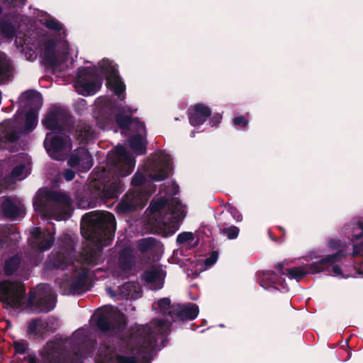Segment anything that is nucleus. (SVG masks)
Here are the masks:
<instances>
[{"label": "nucleus", "instance_id": "f257e3e1", "mask_svg": "<svg viewBox=\"0 0 363 363\" xmlns=\"http://www.w3.org/2000/svg\"><path fill=\"white\" fill-rule=\"evenodd\" d=\"M116 222L113 213L93 211L85 213L81 220L82 236L93 244L87 245L80 254L84 264L95 266L99 264L102 248L113 240Z\"/></svg>", "mask_w": 363, "mask_h": 363}, {"label": "nucleus", "instance_id": "f03ea898", "mask_svg": "<svg viewBox=\"0 0 363 363\" xmlns=\"http://www.w3.org/2000/svg\"><path fill=\"white\" fill-rule=\"evenodd\" d=\"M171 323L163 319H152L145 325H135L128 330L127 342L130 350L142 356H150L157 347V337H165Z\"/></svg>", "mask_w": 363, "mask_h": 363}, {"label": "nucleus", "instance_id": "7ed1b4c3", "mask_svg": "<svg viewBox=\"0 0 363 363\" xmlns=\"http://www.w3.org/2000/svg\"><path fill=\"white\" fill-rule=\"evenodd\" d=\"M148 208L152 214L159 213L160 216L156 220L157 230L158 234L166 238L179 230L180 223L185 217L182 203L177 197L170 200L161 198L152 201Z\"/></svg>", "mask_w": 363, "mask_h": 363}, {"label": "nucleus", "instance_id": "20e7f679", "mask_svg": "<svg viewBox=\"0 0 363 363\" xmlns=\"http://www.w3.org/2000/svg\"><path fill=\"white\" fill-rule=\"evenodd\" d=\"M40 355L43 363H84L85 359L79 350H68L54 341L47 342Z\"/></svg>", "mask_w": 363, "mask_h": 363}, {"label": "nucleus", "instance_id": "39448f33", "mask_svg": "<svg viewBox=\"0 0 363 363\" xmlns=\"http://www.w3.org/2000/svg\"><path fill=\"white\" fill-rule=\"evenodd\" d=\"M74 241L68 234H63L57 241V248L49 256V265L52 269H65L74 256Z\"/></svg>", "mask_w": 363, "mask_h": 363}, {"label": "nucleus", "instance_id": "423d86ee", "mask_svg": "<svg viewBox=\"0 0 363 363\" xmlns=\"http://www.w3.org/2000/svg\"><path fill=\"white\" fill-rule=\"evenodd\" d=\"M26 287L17 281H0V301L13 309H20L25 303Z\"/></svg>", "mask_w": 363, "mask_h": 363}, {"label": "nucleus", "instance_id": "0eeeda50", "mask_svg": "<svg viewBox=\"0 0 363 363\" xmlns=\"http://www.w3.org/2000/svg\"><path fill=\"white\" fill-rule=\"evenodd\" d=\"M56 302L57 297L50 287L38 286L34 292L29 293L27 307L33 308L35 313H47L55 308Z\"/></svg>", "mask_w": 363, "mask_h": 363}, {"label": "nucleus", "instance_id": "6e6552de", "mask_svg": "<svg viewBox=\"0 0 363 363\" xmlns=\"http://www.w3.org/2000/svg\"><path fill=\"white\" fill-rule=\"evenodd\" d=\"M19 99L24 106L29 107L25 116L24 129L31 132L37 125L38 112L43 105L42 94L36 90L30 89L23 92Z\"/></svg>", "mask_w": 363, "mask_h": 363}, {"label": "nucleus", "instance_id": "1a4fd4ad", "mask_svg": "<svg viewBox=\"0 0 363 363\" xmlns=\"http://www.w3.org/2000/svg\"><path fill=\"white\" fill-rule=\"evenodd\" d=\"M96 326L100 332L119 337L122 340V333L127 326V319L121 313L101 314L96 320Z\"/></svg>", "mask_w": 363, "mask_h": 363}, {"label": "nucleus", "instance_id": "9d476101", "mask_svg": "<svg viewBox=\"0 0 363 363\" xmlns=\"http://www.w3.org/2000/svg\"><path fill=\"white\" fill-rule=\"evenodd\" d=\"M76 79L79 86L89 95L95 94L102 83V78L96 67H79Z\"/></svg>", "mask_w": 363, "mask_h": 363}, {"label": "nucleus", "instance_id": "9b49d317", "mask_svg": "<svg viewBox=\"0 0 363 363\" xmlns=\"http://www.w3.org/2000/svg\"><path fill=\"white\" fill-rule=\"evenodd\" d=\"M110 162L115 167V176L125 177L130 175L135 167V160L122 145L117 146Z\"/></svg>", "mask_w": 363, "mask_h": 363}, {"label": "nucleus", "instance_id": "f8f14e48", "mask_svg": "<svg viewBox=\"0 0 363 363\" xmlns=\"http://www.w3.org/2000/svg\"><path fill=\"white\" fill-rule=\"evenodd\" d=\"M116 349L110 344H101L97 350V355L101 363H136L135 356L116 354Z\"/></svg>", "mask_w": 363, "mask_h": 363}, {"label": "nucleus", "instance_id": "ddd939ff", "mask_svg": "<svg viewBox=\"0 0 363 363\" xmlns=\"http://www.w3.org/2000/svg\"><path fill=\"white\" fill-rule=\"evenodd\" d=\"M199 313V306L195 303L177 304L169 312V316L172 321H176V320L188 321L194 320Z\"/></svg>", "mask_w": 363, "mask_h": 363}, {"label": "nucleus", "instance_id": "4468645a", "mask_svg": "<svg viewBox=\"0 0 363 363\" xmlns=\"http://www.w3.org/2000/svg\"><path fill=\"white\" fill-rule=\"evenodd\" d=\"M152 172L149 177L160 182L167 178L171 170V159L168 155H162L151 164Z\"/></svg>", "mask_w": 363, "mask_h": 363}, {"label": "nucleus", "instance_id": "2eb2a0df", "mask_svg": "<svg viewBox=\"0 0 363 363\" xmlns=\"http://www.w3.org/2000/svg\"><path fill=\"white\" fill-rule=\"evenodd\" d=\"M211 109L202 103H197L188 110L189 123L192 126L203 125L211 116Z\"/></svg>", "mask_w": 363, "mask_h": 363}, {"label": "nucleus", "instance_id": "dca6fc26", "mask_svg": "<svg viewBox=\"0 0 363 363\" xmlns=\"http://www.w3.org/2000/svg\"><path fill=\"white\" fill-rule=\"evenodd\" d=\"M1 210L4 217L16 220L25 213L23 206L19 202L16 203L15 199L10 196H3Z\"/></svg>", "mask_w": 363, "mask_h": 363}, {"label": "nucleus", "instance_id": "f3484780", "mask_svg": "<svg viewBox=\"0 0 363 363\" xmlns=\"http://www.w3.org/2000/svg\"><path fill=\"white\" fill-rule=\"evenodd\" d=\"M89 270L87 268H83L72 279L69 285L67 291L65 292L67 295H79L89 290L87 286V279Z\"/></svg>", "mask_w": 363, "mask_h": 363}, {"label": "nucleus", "instance_id": "a211bd4d", "mask_svg": "<svg viewBox=\"0 0 363 363\" xmlns=\"http://www.w3.org/2000/svg\"><path fill=\"white\" fill-rule=\"evenodd\" d=\"M57 44L54 39L50 38L44 44V49L42 52L43 63L45 67L57 68L60 65L58 57L56 53Z\"/></svg>", "mask_w": 363, "mask_h": 363}, {"label": "nucleus", "instance_id": "6ab92c4d", "mask_svg": "<svg viewBox=\"0 0 363 363\" xmlns=\"http://www.w3.org/2000/svg\"><path fill=\"white\" fill-rule=\"evenodd\" d=\"M20 138L19 133L13 130V122L4 121L0 123V145L4 146L9 143H15Z\"/></svg>", "mask_w": 363, "mask_h": 363}, {"label": "nucleus", "instance_id": "aec40b11", "mask_svg": "<svg viewBox=\"0 0 363 363\" xmlns=\"http://www.w3.org/2000/svg\"><path fill=\"white\" fill-rule=\"evenodd\" d=\"M117 179L112 181L109 184L104 185L103 190L101 191V197L102 199L108 200L117 199L118 195L123 191V184L121 181L122 177L116 176Z\"/></svg>", "mask_w": 363, "mask_h": 363}, {"label": "nucleus", "instance_id": "412c9836", "mask_svg": "<svg viewBox=\"0 0 363 363\" xmlns=\"http://www.w3.org/2000/svg\"><path fill=\"white\" fill-rule=\"evenodd\" d=\"M162 270L153 267L146 270L142 275V279L147 283L152 284L155 290L161 289L164 285V278L162 277Z\"/></svg>", "mask_w": 363, "mask_h": 363}, {"label": "nucleus", "instance_id": "4be33fe9", "mask_svg": "<svg viewBox=\"0 0 363 363\" xmlns=\"http://www.w3.org/2000/svg\"><path fill=\"white\" fill-rule=\"evenodd\" d=\"M23 259L21 255L15 254L6 257L3 264V272L5 276L11 277L18 271Z\"/></svg>", "mask_w": 363, "mask_h": 363}, {"label": "nucleus", "instance_id": "5701e85b", "mask_svg": "<svg viewBox=\"0 0 363 363\" xmlns=\"http://www.w3.org/2000/svg\"><path fill=\"white\" fill-rule=\"evenodd\" d=\"M135 263V257L131 249L125 247L121 250L118 255V266L123 272L130 271Z\"/></svg>", "mask_w": 363, "mask_h": 363}, {"label": "nucleus", "instance_id": "b1692460", "mask_svg": "<svg viewBox=\"0 0 363 363\" xmlns=\"http://www.w3.org/2000/svg\"><path fill=\"white\" fill-rule=\"evenodd\" d=\"M13 67L5 53L0 51V84L7 82L12 75Z\"/></svg>", "mask_w": 363, "mask_h": 363}, {"label": "nucleus", "instance_id": "393cba45", "mask_svg": "<svg viewBox=\"0 0 363 363\" xmlns=\"http://www.w3.org/2000/svg\"><path fill=\"white\" fill-rule=\"evenodd\" d=\"M333 256L327 255L325 257L320 259L317 262L308 264L306 265V268L309 273L315 274L328 269L333 264Z\"/></svg>", "mask_w": 363, "mask_h": 363}, {"label": "nucleus", "instance_id": "a878e982", "mask_svg": "<svg viewBox=\"0 0 363 363\" xmlns=\"http://www.w3.org/2000/svg\"><path fill=\"white\" fill-rule=\"evenodd\" d=\"M138 198L133 194H125L118 204V209L122 213H130L135 211L138 206Z\"/></svg>", "mask_w": 363, "mask_h": 363}, {"label": "nucleus", "instance_id": "bb28decb", "mask_svg": "<svg viewBox=\"0 0 363 363\" xmlns=\"http://www.w3.org/2000/svg\"><path fill=\"white\" fill-rule=\"evenodd\" d=\"M44 126L52 131H61L62 126L59 123V111H50L43 121Z\"/></svg>", "mask_w": 363, "mask_h": 363}, {"label": "nucleus", "instance_id": "cd10ccee", "mask_svg": "<svg viewBox=\"0 0 363 363\" xmlns=\"http://www.w3.org/2000/svg\"><path fill=\"white\" fill-rule=\"evenodd\" d=\"M128 142L131 150L140 155L145 153L146 145L143 142V136L142 134L136 133L130 137Z\"/></svg>", "mask_w": 363, "mask_h": 363}, {"label": "nucleus", "instance_id": "c85d7f7f", "mask_svg": "<svg viewBox=\"0 0 363 363\" xmlns=\"http://www.w3.org/2000/svg\"><path fill=\"white\" fill-rule=\"evenodd\" d=\"M218 227L220 234L225 235L230 240H234L238 238L240 233L238 227L235 225L227 226L226 223L221 220V218H218Z\"/></svg>", "mask_w": 363, "mask_h": 363}, {"label": "nucleus", "instance_id": "c756f323", "mask_svg": "<svg viewBox=\"0 0 363 363\" xmlns=\"http://www.w3.org/2000/svg\"><path fill=\"white\" fill-rule=\"evenodd\" d=\"M65 144L63 137L57 135L52 136L48 147H47L46 142H45V146L50 154L61 152L65 147Z\"/></svg>", "mask_w": 363, "mask_h": 363}, {"label": "nucleus", "instance_id": "7c9ffc66", "mask_svg": "<svg viewBox=\"0 0 363 363\" xmlns=\"http://www.w3.org/2000/svg\"><path fill=\"white\" fill-rule=\"evenodd\" d=\"M46 200L48 201L56 202L61 205H69L70 199L69 196L62 192L57 191H49L45 194Z\"/></svg>", "mask_w": 363, "mask_h": 363}, {"label": "nucleus", "instance_id": "2f4dec72", "mask_svg": "<svg viewBox=\"0 0 363 363\" xmlns=\"http://www.w3.org/2000/svg\"><path fill=\"white\" fill-rule=\"evenodd\" d=\"M77 135L82 142H86L93 137L94 130L86 123H79L77 126Z\"/></svg>", "mask_w": 363, "mask_h": 363}, {"label": "nucleus", "instance_id": "473e14b6", "mask_svg": "<svg viewBox=\"0 0 363 363\" xmlns=\"http://www.w3.org/2000/svg\"><path fill=\"white\" fill-rule=\"evenodd\" d=\"M100 69L102 74H104L106 79H115L118 77V71L115 67L108 60H103L99 62Z\"/></svg>", "mask_w": 363, "mask_h": 363}, {"label": "nucleus", "instance_id": "72a5a7b5", "mask_svg": "<svg viewBox=\"0 0 363 363\" xmlns=\"http://www.w3.org/2000/svg\"><path fill=\"white\" fill-rule=\"evenodd\" d=\"M282 278L278 276L272 270H267L262 272V280L260 285L263 287L270 286L272 284H279L281 283Z\"/></svg>", "mask_w": 363, "mask_h": 363}, {"label": "nucleus", "instance_id": "f704fd0d", "mask_svg": "<svg viewBox=\"0 0 363 363\" xmlns=\"http://www.w3.org/2000/svg\"><path fill=\"white\" fill-rule=\"evenodd\" d=\"M0 33L7 39H13L16 35V28L9 21H0Z\"/></svg>", "mask_w": 363, "mask_h": 363}, {"label": "nucleus", "instance_id": "c9c22d12", "mask_svg": "<svg viewBox=\"0 0 363 363\" xmlns=\"http://www.w3.org/2000/svg\"><path fill=\"white\" fill-rule=\"evenodd\" d=\"M82 153L79 169L84 172L89 171L93 165V158L86 148L81 147Z\"/></svg>", "mask_w": 363, "mask_h": 363}, {"label": "nucleus", "instance_id": "e433bc0d", "mask_svg": "<svg viewBox=\"0 0 363 363\" xmlns=\"http://www.w3.org/2000/svg\"><path fill=\"white\" fill-rule=\"evenodd\" d=\"M116 123L118 126L124 130L130 129L133 118L122 113H118L115 116Z\"/></svg>", "mask_w": 363, "mask_h": 363}, {"label": "nucleus", "instance_id": "4c0bfd02", "mask_svg": "<svg viewBox=\"0 0 363 363\" xmlns=\"http://www.w3.org/2000/svg\"><path fill=\"white\" fill-rule=\"evenodd\" d=\"M55 241V238L50 233L45 234L39 241H38L34 247L40 251H45L52 247Z\"/></svg>", "mask_w": 363, "mask_h": 363}, {"label": "nucleus", "instance_id": "58836bf2", "mask_svg": "<svg viewBox=\"0 0 363 363\" xmlns=\"http://www.w3.org/2000/svg\"><path fill=\"white\" fill-rule=\"evenodd\" d=\"M43 320L41 318H35L31 319L27 325L26 333L29 336H37L40 333L38 330V327H43Z\"/></svg>", "mask_w": 363, "mask_h": 363}, {"label": "nucleus", "instance_id": "ea45409f", "mask_svg": "<svg viewBox=\"0 0 363 363\" xmlns=\"http://www.w3.org/2000/svg\"><path fill=\"white\" fill-rule=\"evenodd\" d=\"M286 271L287 276L289 279H295L297 281L301 280L309 273L308 270L306 271L303 268L300 267L289 268Z\"/></svg>", "mask_w": 363, "mask_h": 363}, {"label": "nucleus", "instance_id": "a19ab883", "mask_svg": "<svg viewBox=\"0 0 363 363\" xmlns=\"http://www.w3.org/2000/svg\"><path fill=\"white\" fill-rule=\"evenodd\" d=\"M156 244L157 240L154 238L149 237L140 240L138 244V247L142 253H145L154 247Z\"/></svg>", "mask_w": 363, "mask_h": 363}, {"label": "nucleus", "instance_id": "79ce46f5", "mask_svg": "<svg viewBox=\"0 0 363 363\" xmlns=\"http://www.w3.org/2000/svg\"><path fill=\"white\" fill-rule=\"evenodd\" d=\"M157 305L162 315H169V312L176 306V305H171V300L169 298H162L157 301Z\"/></svg>", "mask_w": 363, "mask_h": 363}, {"label": "nucleus", "instance_id": "37998d69", "mask_svg": "<svg viewBox=\"0 0 363 363\" xmlns=\"http://www.w3.org/2000/svg\"><path fill=\"white\" fill-rule=\"evenodd\" d=\"M228 214H230L234 220L237 222H240L242 220V216L240 213V211L233 206L228 205V209L226 212H221L219 218H221V220H223Z\"/></svg>", "mask_w": 363, "mask_h": 363}, {"label": "nucleus", "instance_id": "c03bdc74", "mask_svg": "<svg viewBox=\"0 0 363 363\" xmlns=\"http://www.w3.org/2000/svg\"><path fill=\"white\" fill-rule=\"evenodd\" d=\"M14 233L9 227L0 228V247H3L6 245H9L11 241V235Z\"/></svg>", "mask_w": 363, "mask_h": 363}, {"label": "nucleus", "instance_id": "a18cd8bd", "mask_svg": "<svg viewBox=\"0 0 363 363\" xmlns=\"http://www.w3.org/2000/svg\"><path fill=\"white\" fill-rule=\"evenodd\" d=\"M82 155L80 147L71 154L67 160V164L71 167H79Z\"/></svg>", "mask_w": 363, "mask_h": 363}, {"label": "nucleus", "instance_id": "49530a36", "mask_svg": "<svg viewBox=\"0 0 363 363\" xmlns=\"http://www.w3.org/2000/svg\"><path fill=\"white\" fill-rule=\"evenodd\" d=\"M194 239V234L191 232H182L177 237V243L178 245H184Z\"/></svg>", "mask_w": 363, "mask_h": 363}, {"label": "nucleus", "instance_id": "de8ad7c7", "mask_svg": "<svg viewBox=\"0 0 363 363\" xmlns=\"http://www.w3.org/2000/svg\"><path fill=\"white\" fill-rule=\"evenodd\" d=\"M45 26L49 30L54 31H60L62 30V25L55 18L47 19L44 23Z\"/></svg>", "mask_w": 363, "mask_h": 363}, {"label": "nucleus", "instance_id": "09e8293b", "mask_svg": "<svg viewBox=\"0 0 363 363\" xmlns=\"http://www.w3.org/2000/svg\"><path fill=\"white\" fill-rule=\"evenodd\" d=\"M130 128H132L137 133L141 134V133H143L145 134V138L146 137L145 125L144 123L141 122L138 118H133Z\"/></svg>", "mask_w": 363, "mask_h": 363}, {"label": "nucleus", "instance_id": "8fccbe9b", "mask_svg": "<svg viewBox=\"0 0 363 363\" xmlns=\"http://www.w3.org/2000/svg\"><path fill=\"white\" fill-rule=\"evenodd\" d=\"M113 79L115 81L113 87V91L116 94V95L120 96L125 91V86L124 83L119 79L118 76L117 78Z\"/></svg>", "mask_w": 363, "mask_h": 363}, {"label": "nucleus", "instance_id": "3c124183", "mask_svg": "<svg viewBox=\"0 0 363 363\" xmlns=\"http://www.w3.org/2000/svg\"><path fill=\"white\" fill-rule=\"evenodd\" d=\"M146 181V178L143 174L136 172L131 179V185L133 186H140L143 185Z\"/></svg>", "mask_w": 363, "mask_h": 363}, {"label": "nucleus", "instance_id": "603ef678", "mask_svg": "<svg viewBox=\"0 0 363 363\" xmlns=\"http://www.w3.org/2000/svg\"><path fill=\"white\" fill-rule=\"evenodd\" d=\"M233 125L235 126L245 128L248 125L249 121L246 117L243 116H239L234 117V118L233 119Z\"/></svg>", "mask_w": 363, "mask_h": 363}, {"label": "nucleus", "instance_id": "864d4df0", "mask_svg": "<svg viewBox=\"0 0 363 363\" xmlns=\"http://www.w3.org/2000/svg\"><path fill=\"white\" fill-rule=\"evenodd\" d=\"M357 226L361 232L352 235L351 238H350L352 242H355L359 240H363V222L359 221L357 223Z\"/></svg>", "mask_w": 363, "mask_h": 363}, {"label": "nucleus", "instance_id": "5fc2aeb1", "mask_svg": "<svg viewBox=\"0 0 363 363\" xmlns=\"http://www.w3.org/2000/svg\"><path fill=\"white\" fill-rule=\"evenodd\" d=\"M218 257V252L213 251L211 253L210 256L206 258V259L204 261L205 265L207 267H211V266L213 265L216 262Z\"/></svg>", "mask_w": 363, "mask_h": 363}, {"label": "nucleus", "instance_id": "6e6d98bb", "mask_svg": "<svg viewBox=\"0 0 363 363\" xmlns=\"http://www.w3.org/2000/svg\"><path fill=\"white\" fill-rule=\"evenodd\" d=\"M360 241L356 244H353V250L352 255L353 257H357L360 255L362 252H363V240H359Z\"/></svg>", "mask_w": 363, "mask_h": 363}, {"label": "nucleus", "instance_id": "4d7b16f0", "mask_svg": "<svg viewBox=\"0 0 363 363\" xmlns=\"http://www.w3.org/2000/svg\"><path fill=\"white\" fill-rule=\"evenodd\" d=\"M45 234H43L40 230V228L38 227H35L34 228V229L33 230L32 233H31V235L33 237V238L34 239V241L33 242V246L35 245V243L39 241V240H40V238H42V237Z\"/></svg>", "mask_w": 363, "mask_h": 363}, {"label": "nucleus", "instance_id": "13d9d810", "mask_svg": "<svg viewBox=\"0 0 363 363\" xmlns=\"http://www.w3.org/2000/svg\"><path fill=\"white\" fill-rule=\"evenodd\" d=\"M222 118V115L218 113H216L213 116L211 115L209 121L210 125L211 127L218 125L219 123H220Z\"/></svg>", "mask_w": 363, "mask_h": 363}, {"label": "nucleus", "instance_id": "bf43d9fd", "mask_svg": "<svg viewBox=\"0 0 363 363\" xmlns=\"http://www.w3.org/2000/svg\"><path fill=\"white\" fill-rule=\"evenodd\" d=\"M24 169H25L24 164L16 165L13 168V169L11 171V176L13 177L17 178L23 174Z\"/></svg>", "mask_w": 363, "mask_h": 363}, {"label": "nucleus", "instance_id": "052dcab7", "mask_svg": "<svg viewBox=\"0 0 363 363\" xmlns=\"http://www.w3.org/2000/svg\"><path fill=\"white\" fill-rule=\"evenodd\" d=\"M13 346L16 353L21 354H23L26 353V346L23 342H15Z\"/></svg>", "mask_w": 363, "mask_h": 363}, {"label": "nucleus", "instance_id": "680f3d73", "mask_svg": "<svg viewBox=\"0 0 363 363\" xmlns=\"http://www.w3.org/2000/svg\"><path fill=\"white\" fill-rule=\"evenodd\" d=\"M63 176L66 181H72L75 177V172L71 169H67L65 170Z\"/></svg>", "mask_w": 363, "mask_h": 363}, {"label": "nucleus", "instance_id": "e2e57ef3", "mask_svg": "<svg viewBox=\"0 0 363 363\" xmlns=\"http://www.w3.org/2000/svg\"><path fill=\"white\" fill-rule=\"evenodd\" d=\"M328 256H333L332 260L333 261V264H335V262L340 261L342 258L345 257V253L343 250H339L337 253L329 255Z\"/></svg>", "mask_w": 363, "mask_h": 363}, {"label": "nucleus", "instance_id": "0e129e2a", "mask_svg": "<svg viewBox=\"0 0 363 363\" xmlns=\"http://www.w3.org/2000/svg\"><path fill=\"white\" fill-rule=\"evenodd\" d=\"M284 262H279V263H277L276 265H275V268L276 269H277L280 273L282 275H286L287 276V271L286 269H285L284 268Z\"/></svg>", "mask_w": 363, "mask_h": 363}, {"label": "nucleus", "instance_id": "69168bd1", "mask_svg": "<svg viewBox=\"0 0 363 363\" xmlns=\"http://www.w3.org/2000/svg\"><path fill=\"white\" fill-rule=\"evenodd\" d=\"M333 272L337 275H342V269L339 265H335L333 267Z\"/></svg>", "mask_w": 363, "mask_h": 363}, {"label": "nucleus", "instance_id": "338daca9", "mask_svg": "<svg viewBox=\"0 0 363 363\" xmlns=\"http://www.w3.org/2000/svg\"><path fill=\"white\" fill-rule=\"evenodd\" d=\"M55 318L53 317L48 318L47 320L46 325L43 326L44 328H52V325L54 324Z\"/></svg>", "mask_w": 363, "mask_h": 363}, {"label": "nucleus", "instance_id": "774afa93", "mask_svg": "<svg viewBox=\"0 0 363 363\" xmlns=\"http://www.w3.org/2000/svg\"><path fill=\"white\" fill-rule=\"evenodd\" d=\"M29 363H38V359L35 356L28 357Z\"/></svg>", "mask_w": 363, "mask_h": 363}]
</instances>
